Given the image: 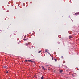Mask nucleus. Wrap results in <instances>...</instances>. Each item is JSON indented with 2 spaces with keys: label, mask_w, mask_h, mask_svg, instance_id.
<instances>
[{
  "label": "nucleus",
  "mask_w": 79,
  "mask_h": 79,
  "mask_svg": "<svg viewBox=\"0 0 79 79\" xmlns=\"http://www.w3.org/2000/svg\"><path fill=\"white\" fill-rule=\"evenodd\" d=\"M3 67L4 69H7L8 68V67L6 65H4L3 66Z\"/></svg>",
  "instance_id": "obj_1"
},
{
  "label": "nucleus",
  "mask_w": 79,
  "mask_h": 79,
  "mask_svg": "<svg viewBox=\"0 0 79 79\" xmlns=\"http://www.w3.org/2000/svg\"><path fill=\"white\" fill-rule=\"evenodd\" d=\"M6 73L7 74H8V71L6 72Z\"/></svg>",
  "instance_id": "obj_14"
},
{
  "label": "nucleus",
  "mask_w": 79,
  "mask_h": 79,
  "mask_svg": "<svg viewBox=\"0 0 79 79\" xmlns=\"http://www.w3.org/2000/svg\"><path fill=\"white\" fill-rule=\"evenodd\" d=\"M69 38H72V36H69Z\"/></svg>",
  "instance_id": "obj_12"
},
{
  "label": "nucleus",
  "mask_w": 79,
  "mask_h": 79,
  "mask_svg": "<svg viewBox=\"0 0 79 79\" xmlns=\"http://www.w3.org/2000/svg\"><path fill=\"white\" fill-rule=\"evenodd\" d=\"M25 61L26 62H27V60H26Z\"/></svg>",
  "instance_id": "obj_16"
},
{
  "label": "nucleus",
  "mask_w": 79,
  "mask_h": 79,
  "mask_svg": "<svg viewBox=\"0 0 79 79\" xmlns=\"http://www.w3.org/2000/svg\"><path fill=\"white\" fill-rule=\"evenodd\" d=\"M43 76H42V77L41 78V79H44V78H43Z\"/></svg>",
  "instance_id": "obj_10"
},
{
  "label": "nucleus",
  "mask_w": 79,
  "mask_h": 79,
  "mask_svg": "<svg viewBox=\"0 0 79 79\" xmlns=\"http://www.w3.org/2000/svg\"><path fill=\"white\" fill-rule=\"evenodd\" d=\"M50 56H51V57H52V60H54V58L55 59V58H54L53 57V56H52V55L51 54L50 55Z\"/></svg>",
  "instance_id": "obj_4"
},
{
  "label": "nucleus",
  "mask_w": 79,
  "mask_h": 79,
  "mask_svg": "<svg viewBox=\"0 0 79 79\" xmlns=\"http://www.w3.org/2000/svg\"><path fill=\"white\" fill-rule=\"evenodd\" d=\"M24 41H26V40H28V38H27V39H23Z\"/></svg>",
  "instance_id": "obj_3"
},
{
  "label": "nucleus",
  "mask_w": 79,
  "mask_h": 79,
  "mask_svg": "<svg viewBox=\"0 0 79 79\" xmlns=\"http://www.w3.org/2000/svg\"><path fill=\"white\" fill-rule=\"evenodd\" d=\"M48 54H49V55H50V53H48Z\"/></svg>",
  "instance_id": "obj_18"
},
{
  "label": "nucleus",
  "mask_w": 79,
  "mask_h": 79,
  "mask_svg": "<svg viewBox=\"0 0 79 79\" xmlns=\"http://www.w3.org/2000/svg\"><path fill=\"white\" fill-rule=\"evenodd\" d=\"M79 12H77L75 14V15H79Z\"/></svg>",
  "instance_id": "obj_6"
},
{
  "label": "nucleus",
  "mask_w": 79,
  "mask_h": 79,
  "mask_svg": "<svg viewBox=\"0 0 79 79\" xmlns=\"http://www.w3.org/2000/svg\"><path fill=\"white\" fill-rule=\"evenodd\" d=\"M72 76H73V75H72Z\"/></svg>",
  "instance_id": "obj_20"
},
{
  "label": "nucleus",
  "mask_w": 79,
  "mask_h": 79,
  "mask_svg": "<svg viewBox=\"0 0 79 79\" xmlns=\"http://www.w3.org/2000/svg\"><path fill=\"white\" fill-rule=\"evenodd\" d=\"M41 51H39L38 52V53H41Z\"/></svg>",
  "instance_id": "obj_8"
},
{
  "label": "nucleus",
  "mask_w": 79,
  "mask_h": 79,
  "mask_svg": "<svg viewBox=\"0 0 79 79\" xmlns=\"http://www.w3.org/2000/svg\"><path fill=\"white\" fill-rule=\"evenodd\" d=\"M29 45V42H28V43H27V44H26V45L27 46Z\"/></svg>",
  "instance_id": "obj_5"
},
{
  "label": "nucleus",
  "mask_w": 79,
  "mask_h": 79,
  "mask_svg": "<svg viewBox=\"0 0 79 79\" xmlns=\"http://www.w3.org/2000/svg\"><path fill=\"white\" fill-rule=\"evenodd\" d=\"M47 52L48 53H49V52Z\"/></svg>",
  "instance_id": "obj_19"
},
{
  "label": "nucleus",
  "mask_w": 79,
  "mask_h": 79,
  "mask_svg": "<svg viewBox=\"0 0 79 79\" xmlns=\"http://www.w3.org/2000/svg\"><path fill=\"white\" fill-rule=\"evenodd\" d=\"M29 46V48H30V49H31V46Z\"/></svg>",
  "instance_id": "obj_13"
},
{
  "label": "nucleus",
  "mask_w": 79,
  "mask_h": 79,
  "mask_svg": "<svg viewBox=\"0 0 79 79\" xmlns=\"http://www.w3.org/2000/svg\"><path fill=\"white\" fill-rule=\"evenodd\" d=\"M60 73H62V72H63V70H60Z\"/></svg>",
  "instance_id": "obj_9"
},
{
  "label": "nucleus",
  "mask_w": 79,
  "mask_h": 79,
  "mask_svg": "<svg viewBox=\"0 0 79 79\" xmlns=\"http://www.w3.org/2000/svg\"><path fill=\"white\" fill-rule=\"evenodd\" d=\"M54 60H55V61H57L56 59H54Z\"/></svg>",
  "instance_id": "obj_11"
},
{
  "label": "nucleus",
  "mask_w": 79,
  "mask_h": 79,
  "mask_svg": "<svg viewBox=\"0 0 79 79\" xmlns=\"http://www.w3.org/2000/svg\"><path fill=\"white\" fill-rule=\"evenodd\" d=\"M28 61H29V62H31L32 63L34 62V61H32L31 60H27Z\"/></svg>",
  "instance_id": "obj_2"
},
{
  "label": "nucleus",
  "mask_w": 79,
  "mask_h": 79,
  "mask_svg": "<svg viewBox=\"0 0 79 79\" xmlns=\"http://www.w3.org/2000/svg\"><path fill=\"white\" fill-rule=\"evenodd\" d=\"M45 52H47V50H45Z\"/></svg>",
  "instance_id": "obj_15"
},
{
  "label": "nucleus",
  "mask_w": 79,
  "mask_h": 79,
  "mask_svg": "<svg viewBox=\"0 0 79 79\" xmlns=\"http://www.w3.org/2000/svg\"><path fill=\"white\" fill-rule=\"evenodd\" d=\"M42 68H43L42 69H44V70H45V68H44V67L42 66Z\"/></svg>",
  "instance_id": "obj_7"
},
{
  "label": "nucleus",
  "mask_w": 79,
  "mask_h": 79,
  "mask_svg": "<svg viewBox=\"0 0 79 79\" xmlns=\"http://www.w3.org/2000/svg\"><path fill=\"white\" fill-rule=\"evenodd\" d=\"M61 58H63V56H62V57H61Z\"/></svg>",
  "instance_id": "obj_17"
}]
</instances>
